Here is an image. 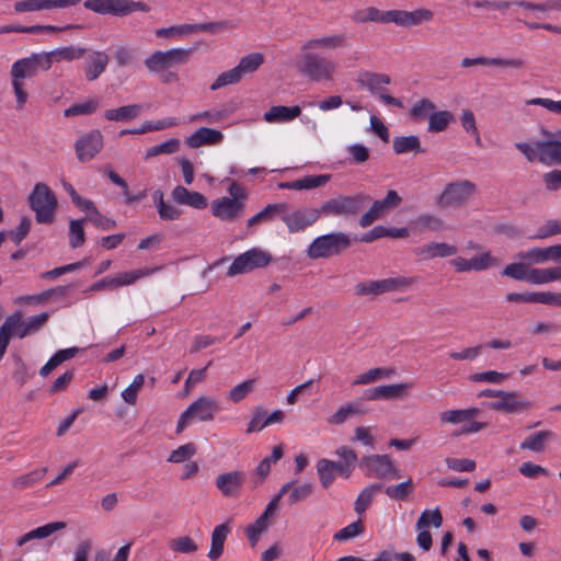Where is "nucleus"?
Wrapping results in <instances>:
<instances>
[{
	"label": "nucleus",
	"mask_w": 561,
	"mask_h": 561,
	"mask_svg": "<svg viewBox=\"0 0 561 561\" xmlns=\"http://www.w3.org/2000/svg\"><path fill=\"white\" fill-rule=\"evenodd\" d=\"M381 489V484H370L366 488H364L360 493L358 494L354 510L358 515H362L365 513V511L370 505L375 494Z\"/></svg>",
	"instance_id": "45"
},
{
	"label": "nucleus",
	"mask_w": 561,
	"mask_h": 561,
	"mask_svg": "<svg viewBox=\"0 0 561 561\" xmlns=\"http://www.w3.org/2000/svg\"><path fill=\"white\" fill-rule=\"evenodd\" d=\"M190 54L191 50L185 48L157 50L145 60V65L150 71L160 72L176 65L185 64Z\"/></svg>",
	"instance_id": "12"
},
{
	"label": "nucleus",
	"mask_w": 561,
	"mask_h": 561,
	"mask_svg": "<svg viewBox=\"0 0 561 561\" xmlns=\"http://www.w3.org/2000/svg\"><path fill=\"white\" fill-rule=\"evenodd\" d=\"M330 178H301L290 182H280L277 184L282 190H311L324 185Z\"/></svg>",
	"instance_id": "39"
},
{
	"label": "nucleus",
	"mask_w": 561,
	"mask_h": 561,
	"mask_svg": "<svg viewBox=\"0 0 561 561\" xmlns=\"http://www.w3.org/2000/svg\"><path fill=\"white\" fill-rule=\"evenodd\" d=\"M317 470L321 485L328 489L335 479L336 466L335 461L322 458L317 462Z\"/></svg>",
	"instance_id": "43"
},
{
	"label": "nucleus",
	"mask_w": 561,
	"mask_h": 561,
	"mask_svg": "<svg viewBox=\"0 0 561 561\" xmlns=\"http://www.w3.org/2000/svg\"><path fill=\"white\" fill-rule=\"evenodd\" d=\"M101 105V100L96 98L88 99L83 102L76 103L64 111L66 117L83 116L94 113Z\"/></svg>",
	"instance_id": "40"
},
{
	"label": "nucleus",
	"mask_w": 561,
	"mask_h": 561,
	"mask_svg": "<svg viewBox=\"0 0 561 561\" xmlns=\"http://www.w3.org/2000/svg\"><path fill=\"white\" fill-rule=\"evenodd\" d=\"M145 383V376L142 374H138L135 376L131 383L122 391L123 400L130 405H134L137 402V397L141 388Z\"/></svg>",
	"instance_id": "54"
},
{
	"label": "nucleus",
	"mask_w": 561,
	"mask_h": 561,
	"mask_svg": "<svg viewBox=\"0 0 561 561\" xmlns=\"http://www.w3.org/2000/svg\"><path fill=\"white\" fill-rule=\"evenodd\" d=\"M321 216V210L317 208L296 209L291 213H283L282 220L290 233H297L312 226Z\"/></svg>",
	"instance_id": "15"
},
{
	"label": "nucleus",
	"mask_w": 561,
	"mask_h": 561,
	"mask_svg": "<svg viewBox=\"0 0 561 561\" xmlns=\"http://www.w3.org/2000/svg\"><path fill=\"white\" fill-rule=\"evenodd\" d=\"M474 192V185L469 181H459L448 184L437 198V206L442 209L456 208L466 203Z\"/></svg>",
	"instance_id": "13"
},
{
	"label": "nucleus",
	"mask_w": 561,
	"mask_h": 561,
	"mask_svg": "<svg viewBox=\"0 0 561 561\" xmlns=\"http://www.w3.org/2000/svg\"><path fill=\"white\" fill-rule=\"evenodd\" d=\"M454 119L453 114L449 111L433 112L428 117V131L439 133L447 128L450 122Z\"/></svg>",
	"instance_id": "48"
},
{
	"label": "nucleus",
	"mask_w": 561,
	"mask_h": 561,
	"mask_svg": "<svg viewBox=\"0 0 561 561\" xmlns=\"http://www.w3.org/2000/svg\"><path fill=\"white\" fill-rule=\"evenodd\" d=\"M443 524V516L438 508L435 510H425L421 513L416 524L415 529L428 528L433 526L435 528L440 527Z\"/></svg>",
	"instance_id": "51"
},
{
	"label": "nucleus",
	"mask_w": 561,
	"mask_h": 561,
	"mask_svg": "<svg viewBox=\"0 0 561 561\" xmlns=\"http://www.w3.org/2000/svg\"><path fill=\"white\" fill-rule=\"evenodd\" d=\"M141 112L138 104H129L118 108L107 110V121L129 122L137 117Z\"/></svg>",
	"instance_id": "42"
},
{
	"label": "nucleus",
	"mask_w": 561,
	"mask_h": 561,
	"mask_svg": "<svg viewBox=\"0 0 561 561\" xmlns=\"http://www.w3.org/2000/svg\"><path fill=\"white\" fill-rule=\"evenodd\" d=\"M219 408L215 399L199 397L192 402L180 415L176 424V434H181L191 423L213 421Z\"/></svg>",
	"instance_id": "5"
},
{
	"label": "nucleus",
	"mask_w": 561,
	"mask_h": 561,
	"mask_svg": "<svg viewBox=\"0 0 561 561\" xmlns=\"http://www.w3.org/2000/svg\"><path fill=\"white\" fill-rule=\"evenodd\" d=\"M103 147V135L99 130L81 137L76 142V152L81 161L92 159Z\"/></svg>",
	"instance_id": "22"
},
{
	"label": "nucleus",
	"mask_w": 561,
	"mask_h": 561,
	"mask_svg": "<svg viewBox=\"0 0 561 561\" xmlns=\"http://www.w3.org/2000/svg\"><path fill=\"white\" fill-rule=\"evenodd\" d=\"M364 411L357 403H346L341 405L335 413L328 417V423L332 425L343 424L350 415L362 414Z\"/></svg>",
	"instance_id": "46"
},
{
	"label": "nucleus",
	"mask_w": 561,
	"mask_h": 561,
	"mask_svg": "<svg viewBox=\"0 0 561 561\" xmlns=\"http://www.w3.org/2000/svg\"><path fill=\"white\" fill-rule=\"evenodd\" d=\"M358 83L370 93L378 95L380 92L385 91L386 85L391 83V78L386 73L363 71L358 76Z\"/></svg>",
	"instance_id": "25"
},
{
	"label": "nucleus",
	"mask_w": 561,
	"mask_h": 561,
	"mask_svg": "<svg viewBox=\"0 0 561 561\" xmlns=\"http://www.w3.org/2000/svg\"><path fill=\"white\" fill-rule=\"evenodd\" d=\"M84 219L71 220L69 225V244L72 249H77L84 243Z\"/></svg>",
	"instance_id": "59"
},
{
	"label": "nucleus",
	"mask_w": 561,
	"mask_h": 561,
	"mask_svg": "<svg viewBox=\"0 0 561 561\" xmlns=\"http://www.w3.org/2000/svg\"><path fill=\"white\" fill-rule=\"evenodd\" d=\"M401 203V197L396 191H389L383 199L375 201L371 205L381 216Z\"/></svg>",
	"instance_id": "61"
},
{
	"label": "nucleus",
	"mask_w": 561,
	"mask_h": 561,
	"mask_svg": "<svg viewBox=\"0 0 561 561\" xmlns=\"http://www.w3.org/2000/svg\"><path fill=\"white\" fill-rule=\"evenodd\" d=\"M413 387L411 382L378 386L380 400H391L403 397Z\"/></svg>",
	"instance_id": "47"
},
{
	"label": "nucleus",
	"mask_w": 561,
	"mask_h": 561,
	"mask_svg": "<svg viewBox=\"0 0 561 561\" xmlns=\"http://www.w3.org/2000/svg\"><path fill=\"white\" fill-rule=\"evenodd\" d=\"M530 407L531 402L520 398L517 392L506 391L503 392L499 401H493L489 403V408L491 410L505 413L522 412L528 410Z\"/></svg>",
	"instance_id": "21"
},
{
	"label": "nucleus",
	"mask_w": 561,
	"mask_h": 561,
	"mask_svg": "<svg viewBox=\"0 0 561 561\" xmlns=\"http://www.w3.org/2000/svg\"><path fill=\"white\" fill-rule=\"evenodd\" d=\"M553 433L550 431H540L528 436L522 444V449H528L535 453H541L545 450V444L547 439L551 438Z\"/></svg>",
	"instance_id": "44"
},
{
	"label": "nucleus",
	"mask_w": 561,
	"mask_h": 561,
	"mask_svg": "<svg viewBox=\"0 0 561 561\" xmlns=\"http://www.w3.org/2000/svg\"><path fill=\"white\" fill-rule=\"evenodd\" d=\"M305 51L297 64L299 72L310 81H332L336 72L335 62L319 54Z\"/></svg>",
	"instance_id": "2"
},
{
	"label": "nucleus",
	"mask_w": 561,
	"mask_h": 561,
	"mask_svg": "<svg viewBox=\"0 0 561 561\" xmlns=\"http://www.w3.org/2000/svg\"><path fill=\"white\" fill-rule=\"evenodd\" d=\"M557 234H561V219H548L537 229L534 238L547 239Z\"/></svg>",
	"instance_id": "64"
},
{
	"label": "nucleus",
	"mask_w": 561,
	"mask_h": 561,
	"mask_svg": "<svg viewBox=\"0 0 561 561\" xmlns=\"http://www.w3.org/2000/svg\"><path fill=\"white\" fill-rule=\"evenodd\" d=\"M264 64V55L262 53H251L243 56L239 64L225 72H221L211 83L210 90L216 91L224 87L236 84L242 80L245 75L253 73Z\"/></svg>",
	"instance_id": "4"
},
{
	"label": "nucleus",
	"mask_w": 561,
	"mask_h": 561,
	"mask_svg": "<svg viewBox=\"0 0 561 561\" xmlns=\"http://www.w3.org/2000/svg\"><path fill=\"white\" fill-rule=\"evenodd\" d=\"M433 18V11L425 8H420L414 11L390 10V23L401 27H414L432 21Z\"/></svg>",
	"instance_id": "16"
},
{
	"label": "nucleus",
	"mask_w": 561,
	"mask_h": 561,
	"mask_svg": "<svg viewBox=\"0 0 561 561\" xmlns=\"http://www.w3.org/2000/svg\"><path fill=\"white\" fill-rule=\"evenodd\" d=\"M350 45L348 35L346 33H334L321 37H313L306 41L301 45V50L324 49L337 50Z\"/></svg>",
	"instance_id": "19"
},
{
	"label": "nucleus",
	"mask_w": 561,
	"mask_h": 561,
	"mask_svg": "<svg viewBox=\"0 0 561 561\" xmlns=\"http://www.w3.org/2000/svg\"><path fill=\"white\" fill-rule=\"evenodd\" d=\"M517 257L530 264H543L548 261L560 262V243L546 248H531L527 251L519 252Z\"/></svg>",
	"instance_id": "20"
},
{
	"label": "nucleus",
	"mask_w": 561,
	"mask_h": 561,
	"mask_svg": "<svg viewBox=\"0 0 561 561\" xmlns=\"http://www.w3.org/2000/svg\"><path fill=\"white\" fill-rule=\"evenodd\" d=\"M222 25L224 23L217 22L172 25L169 27L157 28L154 31V35L159 38L181 37L196 32H214L220 28Z\"/></svg>",
	"instance_id": "17"
},
{
	"label": "nucleus",
	"mask_w": 561,
	"mask_h": 561,
	"mask_svg": "<svg viewBox=\"0 0 561 561\" xmlns=\"http://www.w3.org/2000/svg\"><path fill=\"white\" fill-rule=\"evenodd\" d=\"M272 262V255L261 249L253 248L238 255L229 266L227 275H236L251 272L255 268L267 266Z\"/></svg>",
	"instance_id": "10"
},
{
	"label": "nucleus",
	"mask_w": 561,
	"mask_h": 561,
	"mask_svg": "<svg viewBox=\"0 0 561 561\" xmlns=\"http://www.w3.org/2000/svg\"><path fill=\"white\" fill-rule=\"evenodd\" d=\"M291 482V488L286 492H289V505H295L298 502L307 500L313 492V486L310 482H305L301 484H295Z\"/></svg>",
	"instance_id": "52"
},
{
	"label": "nucleus",
	"mask_w": 561,
	"mask_h": 561,
	"mask_svg": "<svg viewBox=\"0 0 561 561\" xmlns=\"http://www.w3.org/2000/svg\"><path fill=\"white\" fill-rule=\"evenodd\" d=\"M415 283L413 277H390L379 280H364L355 286V294L358 296H378L386 293L398 291L412 286Z\"/></svg>",
	"instance_id": "8"
},
{
	"label": "nucleus",
	"mask_w": 561,
	"mask_h": 561,
	"mask_svg": "<svg viewBox=\"0 0 561 561\" xmlns=\"http://www.w3.org/2000/svg\"><path fill=\"white\" fill-rule=\"evenodd\" d=\"M224 139L221 131L207 127H201L185 139V144L191 148L217 145Z\"/></svg>",
	"instance_id": "24"
},
{
	"label": "nucleus",
	"mask_w": 561,
	"mask_h": 561,
	"mask_svg": "<svg viewBox=\"0 0 561 561\" xmlns=\"http://www.w3.org/2000/svg\"><path fill=\"white\" fill-rule=\"evenodd\" d=\"M289 206L287 203H274L267 204L262 210L248 219L247 226L252 228L256 225L268 222L275 217H283V213L288 210Z\"/></svg>",
	"instance_id": "28"
},
{
	"label": "nucleus",
	"mask_w": 561,
	"mask_h": 561,
	"mask_svg": "<svg viewBox=\"0 0 561 561\" xmlns=\"http://www.w3.org/2000/svg\"><path fill=\"white\" fill-rule=\"evenodd\" d=\"M158 268H138L134 271H126L117 273L111 277H107V288H116L121 286L131 285L138 279L149 276L154 273Z\"/></svg>",
	"instance_id": "26"
},
{
	"label": "nucleus",
	"mask_w": 561,
	"mask_h": 561,
	"mask_svg": "<svg viewBox=\"0 0 561 561\" xmlns=\"http://www.w3.org/2000/svg\"><path fill=\"white\" fill-rule=\"evenodd\" d=\"M394 374H396L394 368H386V367L371 368V369L358 375L354 379L353 385L354 386L369 385V383L376 382L378 380L389 378Z\"/></svg>",
	"instance_id": "37"
},
{
	"label": "nucleus",
	"mask_w": 561,
	"mask_h": 561,
	"mask_svg": "<svg viewBox=\"0 0 561 561\" xmlns=\"http://www.w3.org/2000/svg\"><path fill=\"white\" fill-rule=\"evenodd\" d=\"M300 114L301 108L298 105H275L264 113V119L267 123H286L297 118Z\"/></svg>",
	"instance_id": "31"
},
{
	"label": "nucleus",
	"mask_w": 561,
	"mask_h": 561,
	"mask_svg": "<svg viewBox=\"0 0 561 561\" xmlns=\"http://www.w3.org/2000/svg\"><path fill=\"white\" fill-rule=\"evenodd\" d=\"M369 197L358 194L354 196H339L324 202L319 210L330 216H353L358 214L367 204Z\"/></svg>",
	"instance_id": "9"
},
{
	"label": "nucleus",
	"mask_w": 561,
	"mask_h": 561,
	"mask_svg": "<svg viewBox=\"0 0 561 561\" xmlns=\"http://www.w3.org/2000/svg\"><path fill=\"white\" fill-rule=\"evenodd\" d=\"M502 275L515 280H526L529 283L530 268L523 262L511 263L504 267Z\"/></svg>",
	"instance_id": "56"
},
{
	"label": "nucleus",
	"mask_w": 561,
	"mask_h": 561,
	"mask_svg": "<svg viewBox=\"0 0 561 561\" xmlns=\"http://www.w3.org/2000/svg\"><path fill=\"white\" fill-rule=\"evenodd\" d=\"M291 488V482L285 483L277 494L268 502L263 513L245 528V535L251 547H255L260 536L270 527V520L276 515L278 503L286 492Z\"/></svg>",
	"instance_id": "7"
},
{
	"label": "nucleus",
	"mask_w": 561,
	"mask_h": 561,
	"mask_svg": "<svg viewBox=\"0 0 561 561\" xmlns=\"http://www.w3.org/2000/svg\"><path fill=\"white\" fill-rule=\"evenodd\" d=\"M255 387V379H247L239 385L232 387L229 391L228 398L233 403L241 402Z\"/></svg>",
	"instance_id": "57"
},
{
	"label": "nucleus",
	"mask_w": 561,
	"mask_h": 561,
	"mask_svg": "<svg viewBox=\"0 0 561 561\" xmlns=\"http://www.w3.org/2000/svg\"><path fill=\"white\" fill-rule=\"evenodd\" d=\"M105 70V59L103 53L92 51L89 55V61L85 67V79L88 81L96 80Z\"/></svg>",
	"instance_id": "41"
},
{
	"label": "nucleus",
	"mask_w": 561,
	"mask_h": 561,
	"mask_svg": "<svg viewBox=\"0 0 561 561\" xmlns=\"http://www.w3.org/2000/svg\"><path fill=\"white\" fill-rule=\"evenodd\" d=\"M230 533V528L228 524L224 523L217 525L211 534V545L210 550L208 552V558L210 560H217L221 557L224 552L225 541Z\"/></svg>",
	"instance_id": "34"
},
{
	"label": "nucleus",
	"mask_w": 561,
	"mask_h": 561,
	"mask_svg": "<svg viewBox=\"0 0 561 561\" xmlns=\"http://www.w3.org/2000/svg\"><path fill=\"white\" fill-rule=\"evenodd\" d=\"M352 240L344 232H331L317 237L308 247L307 255L312 260L340 255L348 249Z\"/></svg>",
	"instance_id": "3"
},
{
	"label": "nucleus",
	"mask_w": 561,
	"mask_h": 561,
	"mask_svg": "<svg viewBox=\"0 0 561 561\" xmlns=\"http://www.w3.org/2000/svg\"><path fill=\"white\" fill-rule=\"evenodd\" d=\"M460 122H461L462 128L468 134L473 136L474 139H476V144L478 146H480L481 145V137H480L479 129L477 127L476 117H474L473 112L471 110H463L462 113H461V116H460Z\"/></svg>",
	"instance_id": "60"
},
{
	"label": "nucleus",
	"mask_w": 561,
	"mask_h": 561,
	"mask_svg": "<svg viewBox=\"0 0 561 561\" xmlns=\"http://www.w3.org/2000/svg\"><path fill=\"white\" fill-rule=\"evenodd\" d=\"M196 454V446L194 443H186L174 449L169 458V462L181 463Z\"/></svg>",
	"instance_id": "62"
},
{
	"label": "nucleus",
	"mask_w": 561,
	"mask_h": 561,
	"mask_svg": "<svg viewBox=\"0 0 561 561\" xmlns=\"http://www.w3.org/2000/svg\"><path fill=\"white\" fill-rule=\"evenodd\" d=\"M66 526L67 524L65 522H53L28 531L27 535L30 540L44 539L56 531L65 529Z\"/></svg>",
	"instance_id": "53"
},
{
	"label": "nucleus",
	"mask_w": 561,
	"mask_h": 561,
	"mask_svg": "<svg viewBox=\"0 0 561 561\" xmlns=\"http://www.w3.org/2000/svg\"><path fill=\"white\" fill-rule=\"evenodd\" d=\"M85 53L87 49L84 47L67 46L56 48L48 53H44V55H46V57L48 58L50 68L53 62L78 60L82 58L85 55Z\"/></svg>",
	"instance_id": "32"
},
{
	"label": "nucleus",
	"mask_w": 561,
	"mask_h": 561,
	"mask_svg": "<svg viewBox=\"0 0 561 561\" xmlns=\"http://www.w3.org/2000/svg\"><path fill=\"white\" fill-rule=\"evenodd\" d=\"M479 414L480 410L478 408L447 410L439 413V421L442 424L458 425L472 420Z\"/></svg>",
	"instance_id": "33"
},
{
	"label": "nucleus",
	"mask_w": 561,
	"mask_h": 561,
	"mask_svg": "<svg viewBox=\"0 0 561 561\" xmlns=\"http://www.w3.org/2000/svg\"><path fill=\"white\" fill-rule=\"evenodd\" d=\"M351 20L356 24L368 22L387 24L390 23V10L382 11L375 7H367L355 10L351 15Z\"/></svg>",
	"instance_id": "27"
},
{
	"label": "nucleus",
	"mask_w": 561,
	"mask_h": 561,
	"mask_svg": "<svg viewBox=\"0 0 561 561\" xmlns=\"http://www.w3.org/2000/svg\"><path fill=\"white\" fill-rule=\"evenodd\" d=\"M392 145L393 151L398 154L423 151L419 137L414 135L394 137Z\"/></svg>",
	"instance_id": "38"
},
{
	"label": "nucleus",
	"mask_w": 561,
	"mask_h": 561,
	"mask_svg": "<svg viewBox=\"0 0 561 561\" xmlns=\"http://www.w3.org/2000/svg\"><path fill=\"white\" fill-rule=\"evenodd\" d=\"M365 528L360 519L348 524L333 536L336 541L351 540L364 533Z\"/></svg>",
	"instance_id": "58"
},
{
	"label": "nucleus",
	"mask_w": 561,
	"mask_h": 561,
	"mask_svg": "<svg viewBox=\"0 0 561 561\" xmlns=\"http://www.w3.org/2000/svg\"><path fill=\"white\" fill-rule=\"evenodd\" d=\"M359 468L365 476L378 479H399L400 472L387 455H370L362 458Z\"/></svg>",
	"instance_id": "11"
},
{
	"label": "nucleus",
	"mask_w": 561,
	"mask_h": 561,
	"mask_svg": "<svg viewBox=\"0 0 561 561\" xmlns=\"http://www.w3.org/2000/svg\"><path fill=\"white\" fill-rule=\"evenodd\" d=\"M414 491L412 479H408L396 485H389L385 489V493L393 500L403 501L408 499Z\"/></svg>",
	"instance_id": "50"
},
{
	"label": "nucleus",
	"mask_w": 561,
	"mask_h": 561,
	"mask_svg": "<svg viewBox=\"0 0 561 561\" xmlns=\"http://www.w3.org/2000/svg\"><path fill=\"white\" fill-rule=\"evenodd\" d=\"M414 224L422 229H427L431 231H439L444 227L443 220L438 216L432 214L420 215L414 220Z\"/></svg>",
	"instance_id": "63"
},
{
	"label": "nucleus",
	"mask_w": 561,
	"mask_h": 561,
	"mask_svg": "<svg viewBox=\"0 0 561 561\" xmlns=\"http://www.w3.org/2000/svg\"><path fill=\"white\" fill-rule=\"evenodd\" d=\"M153 201L156 203L160 219L173 221L181 218L182 210L173 204L165 202L163 199V194L160 191L154 193Z\"/></svg>",
	"instance_id": "36"
},
{
	"label": "nucleus",
	"mask_w": 561,
	"mask_h": 561,
	"mask_svg": "<svg viewBox=\"0 0 561 561\" xmlns=\"http://www.w3.org/2000/svg\"><path fill=\"white\" fill-rule=\"evenodd\" d=\"M539 162L546 165L560 164L561 140H538Z\"/></svg>",
	"instance_id": "30"
},
{
	"label": "nucleus",
	"mask_w": 561,
	"mask_h": 561,
	"mask_svg": "<svg viewBox=\"0 0 561 561\" xmlns=\"http://www.w3.org/2000/svg\"><path fill=\"white\" fill-rule=\"evenodd\" d=\"M245 482L243 471H230L217 476L215 484L222 496L238 497Z\"/></svg>",
	"instance_id": "18"
},
{
	"label": "nucleus",
	"mask_w": 561,
	"mask_h": 561,
	"mask_svg": "<svg viewBox=\"0 0 561 561\" xmlns=\"http://www.w3.org/2000/svg\"><path fill=\"white\" fill-rule=\"evenodd\" d=\"M561 280V265L546 268H530L529 284L543 285Z\"/></svg>",
	"instance_id": "35"
},
{
	"label": "nucleus",
	"mask_w": 561,
	"mask_h": 561,
	"mask_svg": "<svg viewBox=\"0 0 561 561\" xmlns=\"http://www.w3.org/2000/svg\"><path fill=\"white\" fill-rule=\"evenodd\" d=\"M47 468L33 470L26 474L15 478L12 482L14 489L24 490L39 482L46 474Z\"/></svg>",
	"instance_id": "49"
},
{
	"label": "nucleus",
	"mask_w": 561,
	"mask_h": 561,
	"mask_svg": "<svg viewBox=\"0 0 561 561\" xmlns=\"http://www.w3.org/2000/svg\"><path fill=\"white\" fill-rule=\"evenodd\" d=\"M48 312H41L36 316L31 317L27 321L23 322L22 330L19 332V337L23 339L26 335L39 330L48 320Z\"/></svg>",
	"instance_id": "55"
},
{
	"label": "nucleus",
	"mask_w": 561,
	"mask_h": 561,
	"mask_svg": "<svg viewBox=\"0 0 561 561\" xmlns=\"http://www.w3.org/2000/svg\"><path fill=\"white\" fill-rule=\"evenodd\" d=\"M134 11L149 12L150 7L141 1L133 0H107V14L125 16Z\"/></svg>",
	"instance_id": "29"
},
{
	"label": "nucleus",
	"mask_w": 561,
	"mask_h": 561,
	"mask_svg": "<svg viewBox=\"0 0 561 561\" xmlns=\"http://www.w3.org/2000/svg\"><path fill=\"white\" fill-rule=\"evenodd\" d=\"M30 206L35 211L36 221L51 224L57 207V199L53 191L44 183H37L30 195Z\"/></svg>",
	"instance_id": "6"
},
{
	"label": "nucleus",
	"mask_w": 561,
	"mask_h": 561,
	"mask_svg": "<svg viewBox=\"0 0 561 561\" xmlns=\"http://www.w3.org/2000/svg\"><path fill=\"white\" fill-rule=\"evenodd\" d=\"M227 191L229 196L214 199L210 210L211 215L221 221L232 222L243 215L248 192L242 184L237 182H231Z\"/></svg>",
	"instance_id": "1"
},
{
	"label": "nucleus",
	"mask_w": 561,
	"mask_h": 561,
	"mask_svg": "<svg viewBox=\"0 0 561 561\" xmlns=\"http://www.w3.org/2000/svg\"><path fill=\"white\" fill-rule=\"evenodd\" d=\"M48 70L49 61L44 53H34L26 58H21L11 66V77L23 81L24 79L34 77L37 71Z\"/></svg>",
	"instance_id": "14"
},
{
	"label": "nucleus",
	"mask_w": 561,
	"mask_h": 561,
	"mask_svg": "<svg viewBox=\"0 0 561 561\" xmlns=\"http://www.w3.org/2000/svg\"><path fill=\"white\" fill-rule=\"evenodd\" d=\"M172 199L180 205H186L195 209H205L208 205L206 197L195 191H188L186 187L178 185L172 191Z\"/></svg>",
	"instance_id": "23"
}]
</instances>
